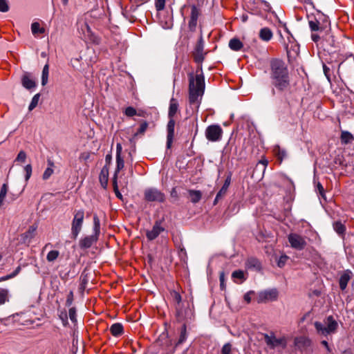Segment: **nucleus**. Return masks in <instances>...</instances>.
Instances as JSON below:
<instances>
[{"label": "nucleus", "mask_w": 354, "mask_h": 354, "mask_svg": "<svg viewBox=\"0 0 354 354\" xmlns=\"http://www.w3.org/2000/svg\"><path fill=\"white\" fill-rule=\"evenodd\" d=\"M275 154L277 158L281 161L286 156V152L285 150L280 149L279 147H277L275 149Z\"/></svg>", "instance_id": "nucleus-41"}, {"label": "nucleus", "mask_w": 354, "mask_h": 354, "mask_svg": "<svg viewBox=\"0 0 354 354\" xmlns=\"http://www.w3.org/2000/svg\"><path fill=\"white\" fill-rule=\"evenodd\" d=\"M294 344L298 349L304 350L310 346L311 340L306 336H299L295 338Z\"/></svg>", "instance_id": "nucleus-18"}, {"label": "nucleus", "mask_w": 354, "mask_h": 354, "mask_svg": "<svg viewBox=\"0 0 354 354\" xmlns=\"http://www.w3.org/2000/svg\"><path fill=\"white\" fill-rule=\"evenodd\" d=\"M124 113L128 117H132L137 114L136 109L132 106H128L124 111Z\"/></svg>", "instance_id": "nucleus-45"}, {"label": "nucleus", "mask_w": 354, "mask_h": 354, "mask_svg": "<svg viewBox=\"0 0 354 354\" xmlns=\"http://www.w3.org/2000/svg\"><path fill=\"white\" fill-rule=\"evenodd\" d=\"M353 277V273L351 270H345L339 278V288L342 290H344L347 287L348 281Z\"/></svg>", "instance_id": "nucleus-19"}, {"label": "nucleus", "mask_w": 354, "mask_h": 354, "mask_svg": "<svg viewBox=\"0 0 354 354\" xmlns=\"http://www.w3.org/2000/svg\"><path fill=\"white\" fill-rule=\"evenodd\" d=\"M84 218V211L83 209L75 210L71 223V236L76 239L81 232Z\"/></svg>", "instance_id": "nucleus-6"}, {"label": "nucleus", "mask_w": 354, "mask_h": 354, "mask_svg": "<svg viewBox=\"0 0 354 354\" xmlns=\"http://www.w3.org/2000/svg\"><path fill=\"white\" fill-rule=\"evenodd\" d=\"M220 279V286L221 290H224L225 288V274L223 272H221L219 275Z\"/></svg>", "instance_id": "nucleus-52"}, {"label": "nucleus", "mask_w": 354, "mask_h": 354, "mask_svg": "<svg viewBox=\"0 0 354 354\" xmlns=\"http://www.w3.org/2000/svg\"><path fill=\"white\" fill-rule=\"evenodd\" d=\"M21 266H19L16 268L14 272H12L11 274H8L10 277V279L14 278L16 277L21 271Z\"/></svg>", "instance_id": "nucleus-53"}, {"label": "nucleus", "mask_w": 354, "mask_h": 354, "mask_svg": "<svg viewBox=\"0 0 354 354\" xmlns=\"http://www.w3.org/2000/svg\"><path fill=\"white\" fill-rule=\"evenodd\" d=\"M105 160L107 163H110L111 161V155L107 154L106 156Z\"/></svg>", "instance_id": "nucleus-62"}, {"label": "nucleus", "mask_w": 354, "mask_h": 354, "mask_svg": "<svg viewBox=\"0 0 354 354\" xmlns=\"http://www.w3.org/2000/svg\"><path fill=\"white\" fill-rule=\"evenodd\" d=\"M68 316L72 322H77V314L75 308L72 307L69 308Z\"/></svg>", "instance_id": "nucleus-43"}, {"label": "nucleus", "mask_w": 354, "mask_h": 354, "mask_svg": "<svg viewBox=\"0 0 354 354\" xmlns=\"http://www.w3.org/2000/svg\"><path fill=\"white\" fill-rule=\"evenodd\" d=\"M77 29L79 33L84 39H88L91 36V28L85 20H80L77 22Z\"/></svg>", "instance_id": "nucleus-16"}, {"label": "nucleus", "mask_w": 354, "mask_h": 354, "mask_svg": "<svg viewBox=\"0 0 354 354\" xmlns=\"http://www.w3.org/2000/svg\"><path fill=\"white\" fill-rule=\"evenodd\" d=\"M9 6L7 0H0V11L2 12H8Z\"/></svg>", "instance_id": "nucleus-46"}, {"label": "nucleus", "mask_w": 354, "mask_h": 354, "mask_svg": "<svg viewBox=\"0 0 354 354\" xmlns=\"http://www.w3.org/2000/svg\"><path fill=\"white\" fill-rule=\"evenodd\" d=\"M37 225H31L28 227V230L21 235V240L22 243L28 245L32 239L35 236Z\"/></svg>", "instance_id": "nucleus-15"}, {"label": "nucleus", "mask_w": 354, "mask_h": 354, "mask_svg": "<svg viewBox=\"0 0 354 354\" xmlns=\"http://www.w3.org/2000/svg\"><path fill=\"white\" fill-rule=\"evenodd\" d=\"M319 194L322 196L324 197V189L321 183H318L317 185Z\"/></svg>", "instance_id": "nucleus-54"}, {"label": "nucleus", "mask_w": 354, "mask_h": 354, "mask_svg": "<svg viewBox=\"0 0 354 354\" xmlns=\"http://www.w3.org/2000/svg\"><path fill=\"white\" fill-rule=\"evenodd\" d=\"M8 279H10V277H9V275L8 274V275H6V276H4V277H0V282H1V281H6V280H8Z\"/></svg>", "instance_id": "nucleus-64"}, {"label": "nucleus", "mask_w": 354, "mask_h": 354, "mask_svg": "<svg viewBox=\"0 0 354 354\" xmlns=\"http://www.w3.org/2000/svg\"><path fill=\"white\" fill-rule=\"evenodd\" d=\"M263 341L267 349L281 352L286 348L288 338L285 335H279L276 332L270 331L263 335Z\"/></svg>", "instance_id": "nucleus-3"}, {"label": "nucleus", "mask_w": 354, "mask_h": 354, "mask_svg": "<svg viewBox=\"0 0 354 354\" xmlns=\"http://www.w3.org/2000/svg\"><path fill=\"white\" fill-rule=\"evenodd\" d=\"M242 42L237 38H233L230 40L229 47L234 51L240 50L243 48Z\"/></svg>", "instance_id": "nucleus-26"}, {"label": "nucleus", "mask_w": 354, "mask_h": 354, "mask_svg": "<svg viewBox=\"0 0 354 354\" xmlns=\"http://www.w3.org/2000/svg\"><path fill=\"white\" fill-rule=\"evenodd\" d=\"M26 159V153L24 151H19V153H18L17 158H16V161H19V162H25Z\"/></svg>", "instance_id": "nucleus-50"}, {"label": "nucleus", "mask_w": 354, "mask_h": 354, "mask_svg": "<svg viewBox=\"0 0 354 354\" xmlns=\"http://www.w3.org/2000/svg\"><path fill=\"white\" fill-rule=\"evenodd\" d=\"M48 73H49V65L47 63L46 64H45V66H44L43 70H42L41 84L43 86H45L48 82Z\"/></svg>", "instance_id": "nucleus-32"}, {"label": "nucleus", "mask_w": 354, "mask_h": 354, "mask_svg": "<svg viewBox=\"0 0 354 354\" xmlns=\"http://www.w3.org/2000/svg\"><path fill=\"white\" fill-rule=\"evenodd\" d=\"M165 227L162 226V221H156L151 230L146 232V236L149 241H153L156 239L159 234L165 231Z\"/></svg>", "instance_id": "nucleus-11"}, {"label": "nucleus", "mask_w": 354, "mask_h": 354, "mask_svg": "<svg viewBox=\"0 0 354 354\" xmlns=\"http://www.w3.org/2000/svg\"><path fill=\"white\" fill-rule=\"evenodd\" d=\"M311 38H312L313 41L317 42V41H319L320 37H319V36L317 34L313 33L311 35Z\"/></svg>", "instance_id": "nucleus-58"}, {"label": "nucleus", "mask_w": 354, "mask_h": 354, "mask_svg": "<svg viewBox=\"0 0 354 354\" xmlns=\"http://www.w3.org/2000/svg\"><path fill=\"white\" fill-rule=\"evenodd\" d=\"M176 122L174 119H169L167 125V149H170L174 138V128Z\"/></svg>", "instance_id": "nucleus-14"}, {"label": "nucleus", "mask_w": 354, "mask_h": 354, "mask_svg": "<svg viewBox=\"0 0 354 354\" xmlns=\"http://www.w3.org/2000/svg\"><path fill=\"white\" fill-rule=\"evenodd\" d=\"M114 192L118 198H122V196L121 193L119 192V189L114 190Z\"/></svg>", "instance_id": "nucleus-63"}, {"label": "nucleus", "mask_w": 354, "mask_h": 354, "mask_svg": "<svg viewBox=\"0 0 354 354\" xmlns=\"http://www.w3.org/2000/svg\"><path fill=\"white\" fill-rule=\"evenodd\" d=\"M32 166L30 164H28L24 167V171L26 173V175H25L26 182H28V180L30 179V176L32 175Z\"/></svg>", "instance_id": "nucleus-42"}, {"label": "nucleus", "mask_w": 354, "mask_h": 354, "mask_svg": "<svg viewBox=\"0 0 354 354\" xmlns=\"http://www.w3.org/2000/svg\"><path fill=\"white\" fill-rule=\"evenodd\" d=\"M113 190L118 189V183H117V176H115V174H114V177H113Z\"/></svg>", "instance_id": "nucleus-57"}, {"label": "nucleus", "mask_w": 354, "mask_h": 354, "mask_svg": "<svg viewBox=\"0 0 354 354\" xmlns=\"http://www.w3.org/2000/svg\"><path fill=\"white\" fill-rule=\"evenodd\" d=\"M39 97H40L39 93H37L36 95H35L33 96V97L32 98V100L30 102V104L28 106V110L30 111H32L37 106L39 100Z\"/></svg>", "instance_id": "nucleus-38"}, {"label": "nucleus", "mask_w": 354, "mask_h": 354, "mask_svg": "<svg viewBox=\"0 0 354 354\" xmlns=\"http://www.w3.org/2000/svg\"><path fill=\"white\" fill-rule=\"evenodd\" d=\"M231 177H232L231 174H230L227 176V178H226V179H225V180L224 182L223 185L222 186V187L221 188V189L218 192V196H224L226 194L227 191L228 189V187H229V186H230V185L231 183Z\"/></svg>", "instance_id": "nucleus-28"}, {"label": "nucleus", "mask_w": 354, "mask_h": 354, "mask_svg": "<svg viewBox=\"0 0 354 354\" xmlns=\"http://www.w3.org/2000/svg\"><path fill=\"white\" fill-rule=\"evenodd\" d=\"M171 197H177L178 196L177 191L175 187H174L171 191Z\"/></svg>", "instance_id": "nucleus-60"}, {"label": "nucleus", "mask_w": 354, "mask_h": 354, "mask_svg": "<svg viewBox=\"0 0 354 354\" xmlns=\"http://www.w3.org/2000/svg\"><path fill=\"white\" fill-rule=\"evenodd\" d=\"M187 339L186 326L184 324L180 329V334L176 345L183 344Z\"/></svg>", "instance_id": "nucleus-37"}, {"label": "nucleus", "mask_w": 354, "mask_h": 354, "mask_svg": "<svg viewBox=\"0 0 354 354\" xmlns=\"http://www.w3.org/2000/svg\"><path fill=\"white\" fill-rule=\"evenodd\" d=\"M205 91V78L203 73L189 75V104L192 111H198Z\"/></svg>", "instance_id": "nucleus-2"}, {"label": "nucleus", "mask_w": 354, "mask_h": 354, "mask_svg": "<svg viewBox=\"0 0 354 354\" xmlns=\"http://www.w3.org/2000/svg\"><path fill=\"white\" fill-rule=\"evenodd\" d=\"M178 100L174 97L170 100L169 107L168 112L169 119H174V116L178 111Z\"/></svg>", "instance_id": "nucleus-20"}, {"label": "nucleus", "mask_w": 354, "mask_h": 354, "mask_svg": "<svg viewBox=\"0 0 354 354\" xmlns=\"http://www.w3.org/2000/svg\"><path fill=\"white\" fill-rule=\"evenodd\" d=\"M9 290L6 288H0V305L9 301Z\"/></svg>", "instance_id": "nucleus-31"}, {"label": "nucleus", "mask_w": 354, "mask_h": 354, "mask_svg": "<svg viewBox=\"0 0 354 354\" xmlns=\"http://www.w3.org/2000/svg\"><path fill=\"white\" fill-rule=\"evenodd\" d=\"M232 277L234 279H238L243 280L244 279V272H243V271H242L241 270H235L232 272Z\"/></svg>", "instance_id": "nucleus-44"}, {"label": "nucleus", "mask_w": 354, "mask_h": 354, "mask_svg": "<svg viewBox=\"0 0 354 354\" xmlns=\"http://www.w3.org/2000/svg\"><path fill=\"white\" fill-rule=\"evenodd\" d=\"M204 44L202 38L198 41L194 51L193 53L194 59L198 63H202L205 59V53H203Z\"/></svg>", "instance_id": "nucleus-13"}, {"label": "nucleus", "mask_w": 354, "mask_h": 354, "mask_svg": "<svg viewBox=\"0 0 354 354\" xmlns=\"http://www.w3.org/2000/svg\"><path fill=\"white\" fill-rule=\"evenodd\" d=\"M288 240L290 246L297 250H304L307 245L305 238L297 233H290Z\"/></svg>", "instance_id": "nucleus-8"}, {"label": "nucleus", "mask_w": 354, "mask_h": 354, "mask_svg": "<svg viewBox=\"0 0 354 354\" xmlns=\"http://www.w3.org/2000/svg\"><path fill=\"white\" fill-rule=\"evenodd\" d=\"M288 259V256L281 255L277 261V266L280 268L283 267Z\"/></svg>", "instance_id": "nucleus-47"}, {"label": "nucleus", "mask_w": 354, "mask_h": 354, "mask_svg": "<svg viewBox=\"0 0 354 354\" xmlns=\"http://www.w3.org/2000/svg\"><path fill=\"white\" fill-rule=\"evenodd\" d=\"M223 131L220 125L212 124L205 129V137L210 142H218L222 139Z\"/></svg>", "instance_id": "nucleus-7"}, {"label": "nucleus", "mask_w": 354, "mask_h": 354, "mask_svg": "<svg viewBox=\"0 0 354 354\" xmlns=\"http://www.w3.org/2000/svg\"><path fill=\"white\" fill-rule=\"evenodd\" d=\"M73 291H70V292L68 293L67 298H66V305L67 306H71L73 304Z\"/></svg>", "instance_id": "nucleus-51"}, {"label": "nucleus", "mask_w": 354, "mask_h": 354, "mask_svg": "<svg viewBox=\"0 0 354 354\" xmlns=\"http://www.w3.org/2000/svg\"><path fill=\"white\" fill-rule=\"evenodd\" d=\"M108 176H109V169L105 166L102 169L100 174V177H99L100 183L104 188H105L107 185Z\"/></svg>", "instance_id": "nucleus-24"}, {"label": "nucleus", "mask_w": 354, "mask_h": 354, "mask_svg": "<svg viewBox=\"0 0 354 354\" xmlns=\"http://www.w3.org/2000/svg\"><path fill=\"white\" fill-rule=\"evenodd\" d=\"M148 123L147 122H142L135 133V136H137L138 135L143 134L146 131Z\"/></svg>", "instance_id": "nucleus-40"}, {"label": "nucleus", "mask_w": 354, "mask_h": 354, "mask_svg": "<svg viewBox=\"0 0 354 354\" xmlns=\"http://www.w3.org/2000/svg\"><path fill=\"white\" fill-rule=\"evenodd\" d=\"M341 142L344 145L351 143L354 140L353 136L347 131H342L340 136Z\"/></svg>", "instance_id": "nucleus-25"}, {"label": "nucleus", "mask_w": 354, "mask_h": 354, "mask_svg": "<svg viewBox=\"0 0 354 354\" xmlns=\"http://www.w3.org/2000/svg\"><path fill=\"white\" fill-rule=\"evenodd\" d=\"M278 292L275 289L261 291L258 293L257 303H266L268 301H274L277 299Z\"/></svg>", "instance_id": "nucleus-10"}, {"label": "nucleus", "mask_w": 354, "mask_h": 354, "mask_svg": "<svg viewBox=\"0 0 354 354\" xmlns=\"http://www.w3.org/2000/svg\"><path fill=\"white\" fill-rule=\"evenodd\" d=\"M188 193L189 194L191 201L193 203H196L199 202L200 200L201 199L202 193L201 191L189 189L188 191Z\"/></svg>", "instance_id": "nucleus-27"}, {"label": "nucleus", "mask_w": 354, "mask_h": 354, "mask_svg": "<svg viewBox=\"0 0 354 354\" xmlns=\"http://www.w3.org/2000/svg\"><path fill=\"white\" fill-rule=\"evenodd\" d=\"M31 30L34 35L37 34H42L45 32V29L43 27L40 26V24L38 22H34L31 25Z\"/></svg>", "instance_id": "nucleus-33"}, {"label": "nucleus", "mask_w": 354, "mask_h": 354, "mask_svg": "<svg viewBox=\"0 0 354 354\" xmlns=\"http://www.w3.org/2000/svg\"><path fill=\"white\" fill-rule=\"evenodd\" d=\"M109 330L111 335L115 337H118L124 333V328L121 323L113 324Z\"/></svg>", "instance_id": "nucleus-21"}, {"label": "nucleus", "mask_w": 354, "mask_h": 354, "mask_svg": "<svg viewBox=\"0 0 354 354\" xmlns=\"http://www.w3.org/2000/svg\"><path fill=\"white\" fill-rule=\"evenodd\" d=\"M170 295H171V297L174 302H175L177 304H180V302L182 301V298L178 292L176 291V290H172V291H171Z\"/></svg>", "instance_id": "nucleus-39"}, {"label": "nucleus", "mask_w": 354, "mask_h": 354, "mask_svg": "<svg viewBox=\"0 0 354 354\" xmlns=\"http://www.w3.org/2000/svg\"><path fill=\"white\" fill-rule=\"evenodd\" d=\"M270 79L272 86L279 92L287 91L290 87V77L287 64L282 59L270 61Z\"/></svg>", "instance_id": "nucleus-1"}, {"label": "nucleus", "mask_w": 354, "mask_h": 354, "mask_svg": "<svg viewBox=\"0 0 354 354\" xmlns=\"http://www.w3.org/2000/svg\"><path fill=\"white\" fill-rule=\"evenodd\" d=\"M232 345L230 343L225 344L221 350L222 354H231Z\"/></svg>", "instance_id": "nucleus-49"}, {"label": "nucleus", "mask_w": 354, "mask_h": 354, "mask_svg": "<svg viewBox=\"0 0 354 354\" xmlns=\"http://www.w3.org/2000/svg\"><path fill=\"white\" fill-rule=\"evenodd\" d=\"M47 165H48V167L47 168L45 169L43 175H42V179L44 180H48L52 175L54 173V167H55V164L53 162V161L50 159H48L47 160Z\"/></svg>", "instance_id": "nucleus-22"}, {"label": "nucleus", "mask_w": 354, "mask_h": 354, "mask_svg": "<svg viewBox=\"0 0 354 354\" xmlns=\"http://www.w3.org/2000/svg\"><path fill=\"white\" fill-rule=\"evenodd\" d=\"M273 34L269 28H263L260 30L259 37L261 40L269 41L272 38Z\"/></svg>", "instance_id": "nucleus-23"}, {"label": "nucleus", "mask_w": 354, "mask_h": 354, "mask_svg": "<svg viewBox=\"0 0 354 354\" xmlns=\"http://www.w3.org/2000/svg\"><path fill=\"white\" fill-rule=\"evenodd\" d=\"M145 198L149 202L162 203L165 200V196L156 188H149L145 191Z\"/></svg>", "instance_id": "nucleus-9"}, {"label": "nucleus", "mask_w": 354, "mask_h": 354, "mask_svg": "<svg viewBox=\"0 0 354 354\" xmlns=\"http://www.w3.org/2000/svg\"><path fill=\"white\" fill-rule=\"evenodd\" d=\"M259 163L266 167L268 163V161L266 159L263 158L259 161Z\"/></svg>", "instance_id": "nucleus-61"}, {"label": "nucleus", "mask_w": 354, "mask_h": 354, "mask_svg": "<svg viewBox=\"0 0 354 354\" xmlns=\"http://www.w3.org/2000/svg\"><path fill=\"white\" fill-rule=\"evenodd\" d=\"M333 228L335 231L339 235L344 234L346 231L345 226L341 222L338 221L333 224Z\"/></svg>", "instance_id": "nucleus-34"}, {"label": "nucleus", "mask_w": 354, "mask_h": 354, "mask_svg": "<svg viewBox=\"0 0 354 354\" xmlns=\"http://www.w3.org/2000/svg\"><path fill=\"white\" fill-rule=\"evenodd\" d=\"M316 332L319 335L328 337L337 332L338 323L332 315L328 316L324 319V322H315L314 323Z\"/></svg>", "instance_id": "nucleus-4"}, {"label": "nucleus", "mask_w": 354, "mask_h": 354, "mask_svg": "<svg viewBox=\"0 0 354 354\" xmlns=\"http://www.w3.org/2000/svg\"><path fill=\"white\" fill-rule=\"evenodd\" d=\"M124 162L122 156L116 157V168L115 171V176H118L119 171L124 168Z\"/></svg>", "instance_id": "nucleus-35"}, {"label": "nucleus", "mask_w": 354, "mask_h": 354, "mask_svg": "<svg viewBox=\"0 0 354 354\" xmlns=\"http://www.w3.org/2000/svg\"><path fill=\"white\" fill-rule=\"evenodd\" d=\"M122 147L120 143H118L116 145V157L121 156Z\"/></svg>", "instance_id": "nucleus-55"}, {"label": "nucleus", "mask_w": 354, "mask_h": 354, "mask_svg": "<svg viewBox=\"0 0 354 354\" xmlns=\"http://www.w3.org/2000/svg\"><path fill=\"white\" fill-rule=\"evenodd\" d=\"M246 266L248 268H254L256 270H259L261 268V263L259 261L254 257L248 259Z\"/></svg>", "instance_id": "nucleus-29"}, {"label": "nucleus", "mask_w": 354, "mask_h": 354, "mask_svg": "<svg viewBox=\"0 0 354 354\" xmlns=\"http://www.w3.org/2000/svg\"><path fill=\"white\" fill-rule=\"evenodd\" d=\"M201 15L200 9L195 5L191 7L190 19L189 21L188 26L191 31H194L197 26L198 17Z\"/></svg>", "instance_id": "nucleus-12"}, {"label": "nucleus", "mask_w": 354, "mask_h": 354, "mask_svg": "<svg viewBox=\"0 0 354 354\" xmlns=\"http://www.w3.org/2000/svg\"><path fill=\"white\" fill-rule=\"evenodd\" d=\"M93 234L85 236L79 241V246L82 250L90 248L93 244L96 243L99 239L100 234V221L97 214L93 215Z\"/></svg>", "instance_id": "nucleus-5"}, {"label": "nucleus", "mask_w": 354, "mask_h": 354, "mask_svg": "<svg viewBox=\"0 0 354 354\" xmlns=\"http://www.w3.org/2000/svg\"><path fill=\"white\" fill-rule=\"evenodd\" d=\"M321 344L326 347V348L328 350V351H329V352L330 351V349L329 348V346H328V344L327 341L322 340Z\"/></svg>", "instance_id": "nucleus-59"}, {"label": "nucleus", "mask_w": 354, "mask_h": 354, "mask_svg": "<svg viewBox=\"0 0 354 354\" xmlns=\"http://www.w3.org/2000/svg\"><path fill=\"white\" fill-rule=\"evenodd\" d=\"M254 294V292L253 291H250L249 292H247L245 295H244V300L247 302V303H250V301H251V295Z\"/></svg>", "instance_id": "nucleus-56"}, {"label": "nucleus", "mask_w": 354, "mask_h": 354, "mask_svg": "<svg viewBox=\"0 0 354 354\" xmlns=\"http://www.w3.org/2000/svg\"><path fill=\"white\" fill-rule=\"evenodd\" d=\"M156 8L160 11L165 8V0H156L155 3Z\"/></svg>", "instance_id": "nucleus-48"}, {"label": "nucleus", "mask_w": 354, "mask_h": 354, "mask_svg": "<svg viewBox=\"0 0 354 354\" xmlns=\"http://www.w3.org/2000/svg\"><path fill=\"white\" fill-rule=\"evenodd\" d=\"M21 84L22 86L28 90H31L36 87L35 80L29 73H25L21 77Z\"/></svg>", "instance_id": "nucleus-17"}, {"label": "nucleus", "mask_w": 354, "mask_h": 354, "mask_svg": "<svg viewBox=\"0 0 354 354\" xmlns=\"http://www.w3.org/2000/svg\"><path fill=\"white\" fill-rule=\"evenodd\" d=\"M309 26L312 31H319L324 29L323 26L321 25L320 22L316 18L309 21Z\"/></svg>", "instance_id": "nucleus-30"}, {"label": "nucleus", "mask_w": 354, "mask_h": 354, "mask_svg": "<svg viewBox=\"0 0 354 354\" xmlns=\"http://www.w3.org/2000/svg\"><path fill=\"white\" fill-rule=\"evenodd\" d=\"M59 256V252L58 250H50L46 256V260L48 262H53L55 261Z\"/></svg>", "instance_id": "nucleus-36"}]
</instances>
